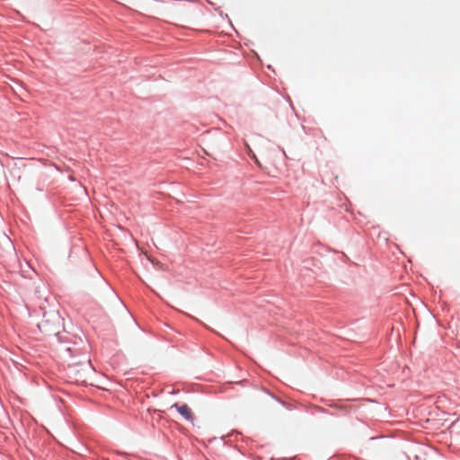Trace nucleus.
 <instances>
[{"label": "nucleus", "instance_id": "nucleus-2", "mask_svg": "<svg viewBox=\"0 0 460 460\" xmlns=\"http://www.w3.org/2000/svg\"><path fill=\"white\" fill-rule=\"evenodd\" d=\"M172 408H175L177 411L187 420H192V413L188 405H179L178 403H174Z\"/></svg>", "mask_w": 460, "mask_h": 460}, {"label": "nucleus", "instance_id": "nucleus-1", "mask_svg": "<svg viewBox=\"0 0 460 460\" xmlns=\"http://www.w3.org/2000/svg\"><path fill=\"white\" fill-rule=\"evenodd\" d=\"M46 317H47L46 314H44V318L42 319V321L39 324V327L44 332L58 333V326L59 324V316L55 315V317H54L55 318L54 319L55 323H53V324L51 326L49 325V319H47Z\"/></svg>", "mask_w": 460, "mask_h": 460}]
</instances>
